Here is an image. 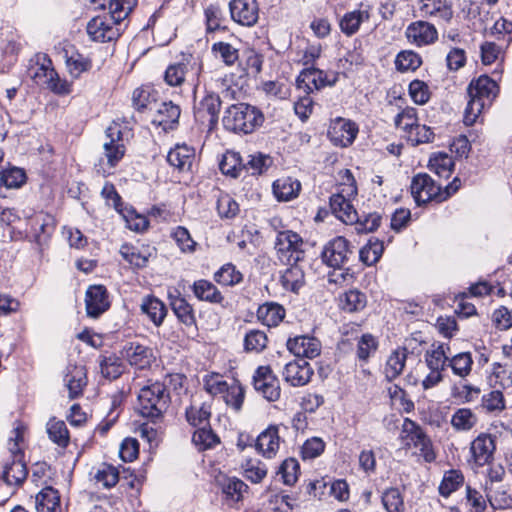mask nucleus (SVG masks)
Instances as JSON below:
<instances>
[{
	"label": "nucleus",
	"instance_id": "1",
	"mask_svg": "<svg viewBox=\"0 0 512 512\" xmlns=\"http://www.w3.org/2000/svg\"><path fill=\"white\" fill-rule=\"evenodd\" d=\"M467 93L469 100L464 111V123L471 126L477 121L482 111L491 105L498 93V85L490 77L482 75L471 81Z\"/></svg>",
	"mask_w": 512,
	"mask_h": 512
},
{
	"label": "nucleus",
	"instance_id": "2",
	"mask_svg": "<svg viewBox=\"0 0 512 512\" xmlns=\"http://www.w3.org/2000/svg\"><path fill=\"white\" fill-rule=\"evenodd\" d=\"M264 122V115L255 106L238 103L230 106L223 116V125L236 133H252Z\"/></svg>",
	"mask_w": 512,
	"mask_h": 512
},
{
	"label": "nucleus",
	"instance_id": "3",
	"mask_svg": "<svg viewBox=\"0 0 512 512\" xmlns=\"http://www.w3.org/2000/svg\"><path fill=\"white\" fill-rule=\"evenodd\" d=\"M124 131L119 123L113 122L106 129V140L103 143V157L96 165L97 172L103 176L111 174L112 169L125 155L123 142Z\"/></svg>",
	"mask_w": 512,
	"mask_h": 512
},
{
	"label": "nucleus",
	"instance_id": "4",
	"mask_svg": "<svg viewBox=\"0 0 512 512\" xmlns=\"http://www.w3.org/2000/svg\"><path fill=\"white\" fill-rule=\"evenodd\" d=\"M399 440L404 449L414 450V453L422 456L426 462L436 459L431 439L420 425L409 418H405L403 421Z\"/></svg>",
	"mask_w": 512,
	"mask_h": 512
},
{
	"label": "nucleus",
	"instance_id": "5",
	"mask_svg": "<svg viewBox=\"0 0 512 512\" xmlns=\"http://www.w3.org/2000/svg\"><path fill=\"white\" fill-rule=\"evenodd\" d=\"M169 399V393L162 383L144 386L138 394L139 412L147 418H159L168 408Z\"/></svg>",
	"mask_w": 512,
	"mask_h": 512
},
{
	"label": "nucleus",
	"instance_id": "6",
	"mask_svg": "<svg viewBox=\"0 0 512 512\" xmlns=\"http://www.w3.org/2000/svg\"><path fill=\"white\" fill-rule=\"evenodd\" d=\"M31 78L36 84L45 86L55 94L68 95L72 92V83L59 77L51 60L46 56L31 68Z\"/></svg>",
	"mask_w": 512,
	"mask_h": 512
},
{
	"label": "nucleus",
	"instance_id": "7",
	"mask_svg": "<svg viewBox=\"0 0 512 512\" xmlns=\"http://www.w3.org/2000/svg\"><path fill=\"white\" fill-rule=\"evenodd\" d=\"M410 188L411 194L418 205L431 200L442 202L449 198V192L441 193V187L426 173L414 176Z\"/></svg>",
	"mask_w": 512,
	"mask_h": 512
},
{
	"label": "nucleus",
	"instance_id": "8",
	"mask_svg": "<svg viewBox=\"0 0 512 512\" xmlns=\"http://www.w3.org/2000/svg\"><path fill=\"white\" fill-rule=\"evenodd\" d=\"M87 34L95 42H111L121 35L123 27L107 14L98 15L87 23Z\"/></svg>",
	"mask_w": 512,
	"mask_h": 512
},
{
	"label": "nucleus",
	"instance_id": "9",
	"mask_svg": "<svg viewBox=\"0 0 512 512\" xmlns=\"http://www.w3.org/2000/svg\"><path fill=\"white\" fill-rule=\"evenodd\" d=\"M304 242L297 233L286 230L277 234L275 249L281 262L299 261Z\"/></svg>",
	"mask_w": 512,
	"mask_h": 512
},
{
	"label": "nucleus",
	"instance_id": "10",
	"mask_svg": "<svg viewBox=\"0 0 512 512\" xmlns=\"http://www.w3.org/2000/svg\"><path fill=\"white\" fill-rule=\"evenodd\" d=\"M255 390L270 402L277 401L281 395L279 380L269 366H260L253 376Z\"/></svg>",
	"mask_w": 512,
	"mask_h": 512
},
{
	"label": "nucleus",
	"instance_id": "11",
	"mask_svg": "<svg viewBox=\"0 0 512 512\" xmlns=\"http://www.w3.org/2000/svg\"><path fill=\"white\" fill-rule=\"evenodd\" d=\"M220 107L219 95L208 93L195 105V119L211 130L217 124Z\"/></svg>",
	"mask_w": 512,
	"mask_h": 512
},
{
	"label": "nucleus",
	"instance_id": "12",
	"mask_svg": "<svg viewBox=\"0 0 512 512\" xmlns=\"http://www.w3.org/2000/svg\"><path fill=\"white\" fill-rule=\"evenodd\" d=\"M231 18L242 26L251 27L259 18L257 0H231L229 3Z\"/></svg>",
	"mask_w": 512,
	"mask_h": 512
},
{
	"label": "nucleus",
	"instance_id": "13",
	"mask_svg": "<svg viewBox=\"0 0 512 512\" xmlns=\"http://www.w3.org/2000/svg\"><path fill=\"white\" fill-rule=\"evenodd\" d=\"M405 36L410 44L421 47L433 44L438 39V32L433 24L419 20L407 26Z\"/></svg>",
	"mask_w": 512,
	"mask_h": 512
},
{
	"label": "nucleus",
	"instance_id": "14",
	"mask_svg": "<svg viewBox=\"0 0 512 512\" xmlns=\"http://www.w3.org/2000/svg\"><path fill=\"white\" fill-rule=\"evenodd\" d=\"M358 134L357 125L349 119L336 118L330 124L328 135L337 146L347 147L351 145Z\"/></svg>",
	"mask_w": 512,
	"mask_h": 512
},
{
	"label": "nucleus",
	"instance_id": "15",
	"mask_svg": "<svg viewBox=\"0 0 512 512\" xmlns=\"http://www.w3.org/2000/svg\"><path fill=\"white\" fill-rule=\"evenodd\" d=\"M349 254L348 241L344 237L338 236L325 245L322 251V259L328 266L340 268L348 261Z\"/></svg>",
	"mask_w": 512,
	"mask_h": 512
},
{
	"label": "nucleus",
	"instance_id": "16",
	"mask_svg": "<svg viewBox=\"0 0 512 512\" xmlns=\"http://www.w3.org/2000/svg\"><path fill=\"white\" fill-rule=\"evenodd\" d=\"M201 65L192 58H185L179 63L171 64L167 67L164 75L165 82L170 86H180L190 73L198 76Z\"/></svg>",
	"mask_w": 512,
	"mask_h": 512
},
{
	"label": "nucleus",
	"instance_id": "17",
	"mask_svg": "<svg viewBox=\"0 0 512 512\" xmlns=\"http://www.w3.org/2000/svg\"><path fill=\"white\" fill-rule=\"evenodd\" d=\"M314 371L304 359L288 362L282 372L284 380L293 387L308 384Z\"/></svg>",
	"mask_w": 512,
	"mask_h": 512
},
{
	"label": "nucleus",
	"instance_id": "18",
	"mask_svg": "<svg viewBox=\"0 0 512 512\" xmlns=\"http://www.w3.org/2000/svg\"><path fill=\"white\" fill-rule=\"evenodd\" d=\"M255 448L266 459L274 458L281 445L279 428L276 425L268 426L255 440Z\"/></svg>",
	"mask_w": 512,
	"mask_h": 512
},
{
	"label": "nucleus",
	"instance_id": "19",
	"mask_svg": "<svg viewBox=\"0 0 512 512\" xmlns=\"http://www.w3.org/2000/svg\"><path fill=\"white\" fill-rule=\"evenodd\" d=\"M288 350L297 357L313 359L321 353L320 341L312 336L301 335L287 341Z\"/></svg>",
	"mask_w": 512,
	"mask_h": 512
},
{
	"label": "nucleus",
	"instance_id": "20",
	"mask_svg": "<svg viewBox=\"0 0 512 512\" xmlns=\"http://www.w3.org/2000/svg\"><path fill=\"white\" fill-rule=\"evenodd\" d=\"M495 449V440L492 435L487 433L479 434L470 446L474 461L479 466L488 464L493 459Z\"/></svg>",
	"mask_w": 512,
	"mask_h": 512
},
{
	"label": "nucleus",
	"instance_id": "21",
	"mask_svg": "<svg viewBox=\"0 0 512 512\" xmlns=\"http://www.w3.org/2000/svg\"><path fill=\"white\" fill-rule=\"evenodd\" d=\"M423 17H431L439 22L449 23L453 17L451 4L447 0H418Z\"/></svg>",
	"mask_w": 512,
	"mask_h": 512
},
{
	"label": "nucleus",
	"instance_id": "22",
	"mask_svg": "<svg viewBox=\"0 0 512 512\" xmlns=\"http://www.w3.org/2000/svg\"><path fill=\"white\" fill-rule=\"evenodd\" d=\"M86 310L91 317H98L109 308L106 288L102 285L90 286L86 291Z\"/></svg>",
	"mask_w": 512,
	"mask_h": 512
},
{
	"label": "nucleus",
	"instance_id": "23",
	"mask_svg": "<svg viewBox=\"0 0 512 512\" xmlns=\"http://www.w3.org/2000/svg\"><path fill=\"white\" fill-rule=\"evenodd\" d=\"M123 357L131 366L137 369H145L150 367L154 361L152 350L139 343H129L123 348Z\"/></svg>",
	"mask_w": 512,
	"mask_h": 512
},
{
	"label": "nucleus",
	"instance_id": "24",
	"mask_svg": "<svg viewBox=\"0 0 512 512\" xmlns=\"http://www.w3.org/2000/svg\"><path fill=\"white\" fill-rule=\"evenodd\" d=\"M152 111L155 112L152 122L164 130L172 128L180 117V108L172 102H154Z\"/></svg>",
	"mask_w": 512,
	"mask_h": 512
},
{
	"label": "nucleus",
	"instance_id": "25",
	"mask_svg": "<svg viewBox=\"0 0 512 512\" xmlns=\"http://www.w3.org/2000/svg\"><path fill=\"white\" fill-rule=\"evenodd\" d=\"M71 399L79 397L87 385L86 369L82 365H71L67 368L64 378Z\"/></svg>",
	"mask_w": 512,
	"mask_h": 512
},
{
	"label": "nucleus",
	"instance_id": "26",
	"mask_svg": "<svg viewBox=\"0 0 512 512\" xmlns=\"http://www.w3.org/2000/svg\"><path fill=\"white\" fill-rule=\"evenodd\" d=\"M297 88L309 94L326 85V77L322 70L316 68L304 69L296 80Z\"/></svg>",
	"mask_w": 512,
	"mask_h": 512
},
{
	"label": "nucleus",
	"instance_id": "27",
	"mask_svg": "<svg viewBox=\"0 0 512 512\" xmlns=\"http://www.w3.org/2000/svg\"><path fill=\"white\" fill-rule=\"evenodd\" d=\"M195 158V151L187 145H176L168 152V163L179 171L190 170Z\"/></svg>",
	"mask_w": 512,
	"mask_h": 512
},
{
	"label": "nucleus",
	"instance_id": "28",
	"mask_svg": "<svg viewBox=\"0 0 512 512\" xmlns=\"http://www.w3.org/2000/svg\"><path fill=\"white\" fill-rule=\"evenodd\" d=\"M330 208L332 213L345 224H354L359 220L358 213L350 200H346L342 196H331Z\"/></svg>",
	"mask_w": 512,
	"mask_h": 512
},
{
	"label": "nucleus",
	"instance_id": "29",
	"mask_svg": "<svg viewBox=\"0 0 512 512\" xmlns=\"http://www.w3.org/2000/svg\"><path fill=\"white\" fill-rule=\"evenodd\" d=\"M101 375L109 380L117 379L124 372L125 366L121 357L114 353H104L98 359Z\"/></svg>",
	"mask_w": 512,
	"mask_h": 512
},
{
	"label": "nucleus",
	"instance_id": "30",
	"mask_svg": "<svg viewBox=\"0 0 512 512\" xmlns=\"http://www.w3.org/2000/svg\"><path fill=\"white\" fill-rule=\"evenodd\" d=\"M37 512H62L58 491L52 487L43 488L35 498Z\"/></svg>",
	"mask_w": 512,
	"mask_h": 512
},
{
	"label": "nucleus",
	"instance_id": "31",
	"mask_svg": "<svg viewBox=\"0 0 512 512\" xmlns=\"http://www.w3.org/2000/svg\"><path fill=\"white\" fill-rule=\"evenodd\" d=\"M285 317V309L275 302H266L257 310V318L268 327L278 326Z\"/></svg>",
	"mask_w": 512,
	"mask_h": 512
},
{
	"label": "nucleus",
	"instance_id": "32",
	"mask_svg": "<svg viewBox=\"0 0 512 512\" xmlns=\"http://www.w3.org/2000/svg\"><path fill=\"white\" fill-rule=\"evenodd\" d=\"M222 493L228 505L241 501L248 490L247 484L236 477L224 478L221 482Z\"/></svg>",
	"mask_w": 512,
	"mask_h": 512
},
{
	"label": "nucleus",
	"instance_id": "33",
	"mask_svg": "<svg viewBox=\"0 0 512 512\" xmlns=\"http://www.w3.org/2000/svg\"><path fill=\"white\" fill-rule=\"evenodd\" d=\"M301 190V183L291 177L277 179L273 183V192L280 201H290L298 196Z\"/></svg>",
	"mask_w": 512,
	"mask_h": 512
},
{
	"label": "nucleus",
	"instance_id": "34",
	"mask_svg": "<svg viewBox=\"0 0 512 512\" xmlns=\"http://www.w3.org/2000/svg\"><path fill=\"white\" fill-rule=\"evenodd\" d=\"M486 498L493 509H507L512 507V497L504 485L491 482L486 486Z\"/></svg>",
	"mask_w": 512,
	"mask_h": 512
},
{
	"label": "nucleus",
	"instance_id": "35",
	"mask_svg": "<svg viewBox=\"0 0 512 512\" xmlns=\"http://www.w3.org/2000/svg\"><path fill=\"white\" fill-rule=\"evenodd\" d=\"M140 308L156 326L162 324L167 313L164 303L154 296L145 297L142 300Z\"/></svg>",
	"mask_w": 512,
	"mask_h": 512
},
{
	"label": "nucleus",
	"instance_id": "36",
	"mask_svg": "<svg viewBox=\"0 0 512 512\" xmlns=\"http://www.w3.org/2000/svg\"><path fill=\"white\" fill-rule=\"evenodd\" d=\"M408 355L406 348H398L389 355L385 366V375L389 380L397 378L403 372Z\"/></svg>",
	"mask_w": 512,
	"mask_h": 512
},
{
	"label": "nucleus",
	"instance_id": "37",
	"mask_svg": "<svg viewBox=\"0 0 512 512\" xmlns=\"http://www.w3.org/2000/svg\"><path fill=\"white\" fill-rule=\"evenodd\" d=\"M369 17L370 14L368 10L358 9L347 12L340 21L341 31L347 36H351L359 30L360 25L364 21L369 20Z\"/></svg>",
	"mask_w": 512,
	"mask_h": 512
},
{
	"label": "nucleus",
	"instance_id": "38",
	"mask_svg": "<svg viewBox=\"0 0 512 512\" xmlns=\"http://www.w3.org/2000/svg\"><path fill=\"white\" fill-rule=\"evenodd\" d=\"M478 422L477 415L469 408L457 409L451 417V426L458 432L472 430Z\"/></svg>",
	"mask_w": 512,
	"mask_h": 512
},
{
	"label": "nucleus",
	"instance_id": "39",
	"mask_svg": "<svg viewBox=\"0 0 512 512\" xmlns=\"http://www.w3.org/2000/svg\"><path fill=\"white\" fill-rule=\"evenodd\" d=\"M304 283V270L298 264L288 267L281 276V284L285 290L297 293Z\"/></svg>",
	"mask_w": 512,
	"mask_h": 512
},
{
	"label": "nucleus",
	"instance_id": "40",
	"mask_svg": "<svg viewBox=\"0 0 512 512\" xmlns=\"http://www.w3.org/2000/svg\"><path fill=\"white\" fill-rule=\"evenodd\" d=\"M27 477L26 465L23 459H13L12 463L6 464L2 473L3 480L9 485H18Z\"/></svg>",
	"mask_w": 512,
	"mask_h": 512
},
{
	"label": "nucleus",
	"instance_id": "41",
	"mask_svg": "<svg viewBox=\"0 0 512 512\" xmlns=\"http://www.w3.org/2000/svg\"><path fill=\"white\" fill-rule=\"evenodd\" d=\"M449 346L447 344H433L426 352L425 360L430 369L443 370L449 359Z\"/></svg>",
	"mask_w": 512,
	"mask_h": 512
},
{
	"label": "nucleus",
	"instance_id": "42",
	"mask_svg": "<svg viewBox=\"0 0 512 512\" xmlns=\"http://www.w3.org/2000/svg\"><path fill=\"white\" fill-rule=\"evenodd\" d=\"M170 305L173 312L182 323L190 326L195 322L191 305L179 294L175 296L170 294Z\"/></svg>",
	"mask_w": 512,
	"mask_h": 512
},
{
	"label": "nucleus",
	"instance_id": "43",
	"mask_svg": "<svg viewBox=\"0 0 512 512\" xmlns=\"http://www.w3.org/2000/svg\"><path fill=\"white\" fill-rule=\"evenodd\" d=\"M193 292L198 299L211 303H221L223 300L220 291L210 281L204 279L194 282Z\"/></svg>",
	"mask_w": 512,
	"mask_h": 512
},
{
	"label": "nucleus",
	"instance_id": "44",
	"mask_svg": "<svg viewBox=\"0 0 512 512\" xmlns=\"http://www.w3.org/2000/svg\"><path fill=\"white\" fill-rule=\"evenodd\" d=\"M243 475L252 483H260L266 477L268 469L257 458H248L242 463Z\"/></svg>",
	"mask_w": 512,
	"mask_h": 512
},
{
	"label": "nucleus",
	"instance_id": "45",
	"mask_svg": "<svg viewBox=\"0 0 512 512\" xmlns=\"http://www.w3.org/2000/svg\"><path fill=\"white\" fill-rule=\"evenodd\" d=\"M429 168L439 177L449 178L454 168L453 158L446 153H436L429 160Z\"/></svg>",
	"mask_w": 512,
	"mask_h": 512
},
{
	"label": "nucleus",
	"instance_id": "46",
	"mask_svg": "<svg viewBox=\"0 0 512 512\" xmlns=\"http://www.w3.org/2000/svg\"><path fill=\"white\" fill-rule=\"evenodd\" d=\"M210 416V406L205 403H194L186 409V420L190 425L195 427L209 425Z\"/></svg>",
	"mask_w": 512,
	"mask_h": 512
},
{
	"label": "nucleus",
	"instance_id": "47",
	"mask_svg": "<svg viewBox=\"0 0 512 512\" xmlns=\"http://www.w3.org/2000/svg\"><path fill=\"white\" fill-rule=\"evenodd\" d=\"M231 381L228 382L218 374H210L204 378V388L212 396H221L225 401L230 391Z\"/></svg>",
	"mask_w": 512,
	"mask_h": 512
},
{
	"label": "nucleus",
	"instance_id": "48",
	"mask_svg": "<svg viewBox=\"0 0 512 512\" xmlns=\"http://www.w3.org/2000/svg\"><path fill=\"white\" fill-rule=\"evenodd\" d=\"M136 4L137 0H111L107 15L123 27V21L129 16Z\"/></svg>",
	"mask_w": 512,
	"mask_h": 512
},
{
	"label": "nucleus",
	"instance_id": "49",
	"mask_svg": "<svg viewBox=\"0 0 512 512\" xmlns=\"http://www.w3.org/2000/svg\"><path fill=\"white\" fill-rule=\"evenodd\" d=\"M472 365L473 359L469 352H461L448 359V366L454 375L460 378H465L470 374Z\"/></svg>",
	"mask_w": 512,
	"mask_h": 512
},
{
	"label": "nucleus",
	"instance_id": "50",
	"mask_svg": "<svg viewBox=\"0 0 512 512\" xmlns=\"http://www.w3.org/2000/svg\"><path fill=\"white\" fill-rule=\"evenodd\" d=\"M219 167L223 174L237 177L244 169V163L239 153L227 151L223 154Z\"/></svg>",
	"mask_w": 512,
	"mask_h": 512
},
{
	"label": "nucleus",
	"instance_id": "51",
	"mask_svg": "<svg viewBox=\"0 0 512 512\" xmlns=\"http://www.w3.org/2000/svg\"><path fill=\"white\" fill-rule=\"evenodd\" d=\"M66 66L70 76L78 78L82 73L91 69L92 62L79 52H72L71 55L66 53Z\"/></svg>",
	"mask_w": 512,
	"mask_h": 512
},
{
	"label": "nucleus",
	"instance_id": "52",
	"mask_svg": "<svg viewBox=\"0 0 512 512\" xmlns=\"http://www.w3.org/2000/svg\"><path fill=\"white\" fill-rule=\"evenodd\" d=\"M94 479L104 488L110 489L118 483L119 471L111 464L102 463L97 467L94 473Z\"/></svg>",
	"mask_w": 512,
	"mask_h": 512
},
{
	"label": "nucleus",
	"instance_id": "53",
	"mask_svg": "<svg viewBox=\"0 0 512 512\" xmlns=\"http://www.w3.org/2000/svg\"><path fill=\"white\" fill-rule=\"evenodd\" d=\"M366 296L358 290H349L340 296L339 306L347 312H355L366 306Z\"/></svg>",
	"mask_w": 512,
	"mask_h": 512
},
{
	"label": "nucleus",
	"instance_id": "54",
	"mask_svg": "<svg viewBox=\"0 0 512 512\" xmlns=\"http://www.w3.org/2000/svg\"><path fill=\"white\" fill-rule=\"evenodd\" d=\"M395 126L404 131L407 136L413 133L418 123L417 110L413 107H406L398 113L394 119Z\"/></svg>",
	"mask_w": 512,
	"mask_h": 512
},
{
	"label": "nucleus",
	"instance_id": "55",
	"mask_svg": "<svg viewBox=\"0 0 512 512\" xmlns=\"http://www.w3.org/2000/svg\"><path fill=\"white\" fill-rule=\"evenodd\" d=\"M47 433L49 438L61 447H66L69 443V432L64 421L50 419L47 423Z\"/></svg>",
	"mask_w": 512,
	"mask_h": 512
},
{
	"label": "nucleus",
	"instance_id": "56",
	"mask_svg": "<svg viewBox=\"0 0 512 512\" xmlns=\"http://www.w3.org/2000/svg\"><path fill=\"white\" fill-rule=\"evenodd\" d=\"M382 504L387 512H405V503L398 488H388L382 493Z\"/></svg>",
	"mask_w": 512,
	"mask_h": 512
},
{
	"label": "nucleus",
	"instance_id": "57",
	"mask_svg": "<svg viewBox=\"0 0 512 512\" xmlns=\"http://www.w3.org/2000/svg\"><path fill=\"white\" fill-rule=\"evenodd\" d=\"M464 483V476L458 470L447 471L439 485V493L448 497L451 493L456 491Z\"/></svg>",
	"mask_w": 512,
	"mask_h": 512
},
{
	"label": "nucleus",
	"instance_id": "58",
	"mask_svg": "<svg viewBox=\"0 0 512 512\" xmlns=\"http://www.w3.org/2000/svg\"><path fill=\"white\" fill-rule=\"evenodd\" d=\"M25 182V172L18 167H12L0 172V185L8 189L20 188Z\"/></svg>",
	"mask_w": 512,
	"mask_h": 512
},
{
	"label": "nucleus",
	"instance_id": "59",
	"mask_svg": "<svg viewBox=\"0 0 512 512\" xmlns=\"http://www.w3.org/2000/svg\"><path fill=\"white\" fill-rule=\"evenodd\" d=\"M383 251L384 246L382 242L378 239L369 240V242L361 248L359 257L364 264L371 266L380 259Z\"/></svg>",
	"mask_w": 512,
	"mask_h": 512
},
{
	"label": "nucleus",
	"instance_id": "60",
	"mask_svg": "<svg viewBox=\"0 0 512 512\" xmlns=\"http://www.w3.org/2000/svg\"><path fill=\"white\" fill-rule=\"evenodd\" d=\"M421 63V57L412 50L401 51L395 60L396 68L401 72L415 71Z\"/></svg>",
	"mask_w": 512,
	"mask_h": 512
},
{
	"label": "nucleus",
	"instance_id": "61",
	"mask_svg": "<svg viewBox=\"0 0 512 512\" xmlns=\"http://www.w3.org/2000/svg\"><path fill=\"white\" fill-rule=\"evenodd\" d=\"M192 441L199 449L205 450L217 444L219 438L209 428V425H203L194 432Z\"/></svg>",
	"mask_w": 512,
	"mask_h": 512
},
{
	"label": "nucleus",
	"instance_id": "62",
	"mask_svg": "<svg viewBox=\"0 0 512 512\" xmlns=\"http://www.w3.org/2000/svg\"><path fill=\"white\" fill-rule=\"evenodd\" d=\"M214 279L221 285L233 286L242 281V274L232 264H225L215 273Z\"/></svg>",
	"mask_w": 512,
	"mask_h": 512
},
{
	"label": "nucleus",
	"instance_id": "63",
	"mask_svg": "<svg viewBox=\"0 0 512 512\" xmlns=\"http://www.w3.org/2000/svg\"><path fill=\"white\" fill-rule=\"evenodd\" d=\"M212 52L216 57L220 58L227 66L234 65L238 58L239 52L234 46L226 42H217L212 45Z\"/></svg>",
	"mask_w": 512,
	"mask_h": 512
},
{
	"label": "nucleus",
	"instance_id": "64",
	"mask_svg": "<svg viewBox=\"0 0 512 512\" xmlns=\"http://www.w3.org/2000/svg\"><path fill=\"white\" fill-rule=\"evenodd\" d=\"M278 474L281 475L285 485L292 486L298 480L299 463L294 458L285 459L279 467Z\"/></svg>",
	"mask_w": 512,
	"mask_h": 512
}]
</instances>
